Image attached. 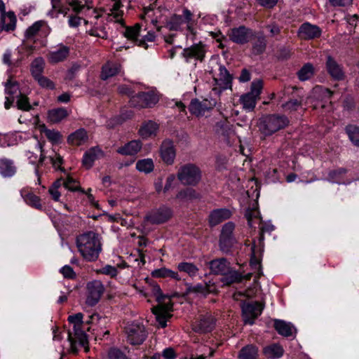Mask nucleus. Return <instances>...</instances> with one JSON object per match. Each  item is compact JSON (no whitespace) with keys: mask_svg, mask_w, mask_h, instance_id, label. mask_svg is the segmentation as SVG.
<instances>
[{"mask_svg":"<svg viewBox=\"0 0 359 359\" xmlns=\"http://www.w3.org/2000/svg\"><path fill=\"white\" fill-rule=\"evenodd\" d=\"M264 355L269 358L276 359L283 354V348L278 344H273L264 348Z\"/></svg>","mask_w":359,"mask_h":359,"instance_id":"79ce46f5","label":"nucleus"},{"mask_svg":"<svg viewBox=\"0 0 359 359\" xmlns=\"http://www.w3.org/2000/svg\"><path fill=\"white\" fill-rule=\"evenodd\" d=\"M158 129V126L156 123L152 121H148L142 124L140 128L139 133L142 138L147 139L155 136Z\"/></svg>","mask_w":359,"mask_h":359,"instance_id":"473e14b6","label":"nucleus"},{"mask_svg":"<svg viewBox=\"0 0 359 359\" xmlns=\"http://www.w3.org/2000/svg\"><path fill=\"white\" fill-rule=\"evenodd\" d=\"M346 132L353 144L359 147V128L354 125L346 127Z\"/></svg>","mask_w":359,"mask_h":359,"instance_id":"603ef678","label":"nucleus"},{"mask_svg":"<svg viewBox=\"0 0 359 359\" xmlns=\"http://www.w3.org/2000/svg\"><path fill=\"white\" fill-rule=\"evenodd\" d=\"M95 316V315L89 316L88 319L86 320H83V314L82 313H77L68 316V322L73 326L72 331H68V341L72 353H76L79 346L85 348L86 351L88 350L87 345L88 341L85 329L86 326L92 323V320ZM86 330L89 331L90 328L87 327Z\"/></svg>","mask_w":359,"mask_h":359,"instance_id":"f257e3e1","label":"nucleus"},{"mask_svg":"<svg viewBox=\"0 0 359 359\" xmlns=\"http://www.w3.org/2000/svg\"><path fill=\"white\" fill-rule=\"evenodd\" d=\"M215 321L210 314L203 316L198 321L193 325V330L196 332L206 333L211 332L215 327Z\"/></svg>","mask_w":359,"mask_h":359,"instance_id":"4be33fe9","label":"nucleus"},{"mask_svg":"<svg viewBox=\"0 0 359 359\" xmlns=\"http://www.w3.org/2000/svg\"><path fill=\"white\" fill-rule=\"evenodd\" d=\"M263 310L262 305L258 302L243 303L242 313L244 323L253 325L255 320L261 315Z\"/></svg>","mask_w":359,"mask_h":359,"instance_id":"4468645a","label":"nucleus"},{"mask_svg":"<svg viewBox=\"0 0 359 359\" xmlns=\"http://www.w3.org/2000/svg\"><path fill=\"white\" fill-rule=\"evenodd\" d=\"M243 275L236 270L229 267L228 271L222 275L221 282L224 285H230L236 283H240L243 280Z\"/></svg>","mask_w":359,"mask_h":359,"instance_id":"72a5a7b5","label":"nucleus"},{"mask_svg":"<svg viewBox=\"0 0 359 359\" xmlns=\"http://www.w3.org/2000/svg\"><path fill=\"white\" fill-rule=\"evenodd\" d=\"M88 139L87 131L83 128H79L68 136L67 142L74 146H80L85 144Z\"/></svg>","mask_w":359,"mask_h":359,"instance_id":"bb28decb","label":"nucleus"},{"mask_svg":"<svg viewBox=\"0 0 359 359\" xmlns=\"http://www.w3.org/2000/svg\"><path fill=\"white\" fill-rule=\"evenodd\" d=\"M177 268L180 272L187 273L191 278L196 277L199 271V269L191 262H180L177 264Z\"/></svg>","mask_w":359,"mask_h":359,"instance_id":"ea45409f","label":"nucleus"},{"mask_svg":"<svg viewBox=\"0 0 359 359\" xmlns=\"http://www.w3.org/2000/svg\"><path fill=\"white\" fill-rule=\"evenodd\" d=\"M142 142L140 140H133L117 149V153L121 155L133 156L137 154L142 148Z\"/></svg>","mask_w":359,"mask_h":359,"instance_id":"cd10ccee","label":"nucleus"},{"mask_svg":"<svg viewBox=\"0 0 359 359\" xmlns=\"http://www.w3.org/2000/svg\"><path fill=\"white\" fill-rule=\"evenodd\" d=\"M152 293L158 302V305L151 309L152 313L156 316L161 327H165L167 325V320L171 317L170 311L172 309V304L170 297L164 295L158 285L152 287Z\"/></svg>","mask_w":359,"mask_h":359,"instance_id":"20e7f679","label":"nucleus"},{"mask_svg":"<svg viewBox=\"0 0 359 359\" xmlns=\"http://www.w3.org/2000/svg\"><path fill=\"white\" fill-rule=\"evenodd\" d=\"M64 187L70 191H76L79 189L78 182L71 176H67L66 180L63 181Z\"/></svg>","mask_w":359,"mask_h":359,"instance_id":"e2e57ef3","label":"nucleus"},{"mask_svg":"<svg viewBox=\"0 0 359 359\" xmlns=\"http://www.w3.org/2000/svg\"><path fill=\"white\" fill-rule=\"evenodd\" d=\"M67 114L65 108L54 109L48 111V119L51 123H58L67 117Z\"/></svg>","mask_w":359,"mask_h":359,"instance_id":"c03bdc74","label":"nucleus"},{"mask_svg":"<svg viewBox=\"0 0 359 359\" xmlns=\"http://www.w3.org/2000/svg\"><path fill=\"white\" fill-rule=\"evenodd\" d=\"M257 352L258 349L255 346L248 345L240 351L238 357L241 359H257Z\"/></svg>","mask_w":359,"mask_h":359,"instance_id":"a18cd8bd","label":"nucleus"},{"mask_svg":"<svg viewBox=\"0 0 359 359\" xmlns=\"http://www.w3.org/2000/svg\"><path fill=\"white\" fill-rule=\"evenodd\" d=\"M97 273L114 278L118 274L117 269L115 266L107 264L97 271Z\"/></svg>","mask_w":359,"mask_h":359,"instance_id":"13d9d810","label":"nucleus"},{"mask_svg":"<svg viewBox=\"0 0 359 359\" xmlns=\"http://www.w3.org/2000/svg\"><path fill=\"white\" fill-rule=\"evenodd\" d=\"M160 153L163 161L165 163L168 165L173 163L176 153L173 142L171 140H165L162 142Z\"/></svg>","mask_w":359,"mask_h":359,"instance_id":"5701e85b","label":"nucleus"},{"mask_svg":"<svg viewBox=\"0 0 359 359\" xmlns=\"http://www.w3.org/2000/svg\"><path fill=\"white\" fill-rule=\"evenodd\" d=\"M60 272L64 276L65 278H74L76 276V273L74 271L73 269L68 265H65L62 268H61Z\"/></svg>","mask_w":359,"mask_h":359,"instance_id":"774afa93","label":"nucleus"},{"mask_svg":"<svg viewBox=\"0 0 359 359\" xmlns=\"http://www.w3.org/2000/svg\"><path fill=\"white\" fill-rule=\"evenodd\" d=\"M215 84L219 86V93L221 90L231 88L232 77L228 70L223 65L219 67V74L217 78L214 79Z\"/></svg>","mask_w":359,"mask_h":359,"instance_id":"b1692460","label":"nucleus"},{"mask_svg":"<svg viewBox=\"0 0 359 359\" xmlns=\"http://www.w3.org/2000/svg\"><path fill=\"white\" fill-rule=\"evenodd\" d=\"M199 197L200 194L192 188L184 189L179 191L176 196L177 199L183 201H192L194 199L198 198Z\"/></svg>","mask_w":359,"mask_h":359,"instance_id":"37998d69","label":"nucleus"},{"mask_svg":"<svg viewBox=\"0 0 359 359\" xmlns=\"http://www.w3.org/2000/svg\"><path fill=\"white\" fill-rule=\"evenodd\" d=\"M18 97L17 106L19 109L29 111L32 109L28 98L25 95L20 94Z\"/></svg>","mask_w":359,"mask_h":359,"instance_id":"bf43d9fd","label":"nucleus"},{"mask_svg":"<svg viewBox=\"0 0 359 359\" xmlns=\"http://www.w3.org/2000/svg\"><path fill=\"white\" fill-rule=\"evenodd\" d=\"M301 102L297 100H290L282 105L285 111H293L298 109L301 107Z\"/></svg>","mask_w":359,"mask_h":359,"instance_id":"052dcab7","label":"nucleus"},{"mask_svg":"<svg viewBox=\"0 0 359 359\" xmlns=\"http://www.w3.org/2000/svg\"><path fill=\"white\" fill-rule=\"evenodd\" d=\"M112 1H114V4L111 9V15L116 22H119L123 13V11L121 10V8L123 6L121 0Z\"/></svg>","mask_w":359,"mask_h":359,"instance_id":"4d7b16f0","label":"nucleus"},{"mask_svg":"<svg viewBox=\"0 0 359 359\" xmlns=\"http://www.w3.org/2000/svg\"><path fill=\"white\" fill-rule=\"evenodd\" d=\"M104 156V151L100 147H93L87 150L83 156V165L87 168H90L96 160L103 158Z\"/></svg>","mask_w":359,"mask_h":359,"instance_id":"412c9836","label":"nucleus"},{"mask_svg":"<svg viewBox=\"0 0 359 359\" xmlns=\"http://www.w3.org/2000/svg\"><path fill=\"white\" fill-rule=\"evenodd\" d=\"M76 247L83 258L88 262H95L102 251L100 236L93 231H89L76 237Z\"/></svg>","mask_w":359,"mask_h":359,"instance_id":"f03ea898","label":"nucleus"},{"mask_svg":"<svg viewBox=\"0 0 359 359\" xmlns=\"http://www.w3.org/2000/svg\"><path fill=\"white\" fill-rule=\"evenodd\" d=\"M209 264L211 272L215 274L223 275L228 271V269L230 267L229 263L224 258L212 260Z\"/></svg>","mask_w":359,"mask_h":359,"instance_id":"2f4dec72","label":"nucleus"},{"mask_svg":"<svg viewBox=\"0 0 359 359\" xmlns=\"http://www.w3.org/2000/svg\"><path fill=\"white\" fill-rule=\"evenodd\" d=\"M42 25L41 22H36L32 26H30L25 32V36L27 39L34 36L39 31Z\"/></svg>","mask_w":359,"mask_h":359,"instance_id":"69168bd1","label":"nucleus"},{"mask_svg":"<svg viewBox=\"0 0 359 359\" xmlns=\"http://www.w3.org/2000/svg\"><path fill=\"white\" fill-rule=\"evenodd\" d=\"M288 123L289 121L285 116L272 114L263 119L260 129L265 135H271L285 128Z\"/></svg>","mask_w":359,"mask_h":359,"instance_id":"0eeeda50","label":"nucleus"},{"mask_svg":"<svg viewBox=\"0 0 359 359\" xmlns=\"http://www.w3.org/2000/svg\"><path fill=\"white\" fill-rule=\"evenodd\" d=\"M313 74V66L311 63H306L299 70L297 76L300 81H304L310 79Z\"/></svg>","mask_w":359,"mask_h":359,"instance_id":"49530a36","label":"nucleus"},{"mask_svg":"<svg viewBox=\"0 0 359 359\" xmlns=\"http://www.w3.org/2000/svg\"><path fill=\"white\" fill-rule=\"evenodd\" d=\"M15 167L11 160L2 158L0 160V174L4 177H11L15 173Z\"/></svg>","mask_w":359,"mask_h":359,"instance_id":"4c0bfd02","label":"nucleus"},{"mask_svg":"<svg viewBox=\"0 0 359 359\" xmlns=\"http://www.w3.org/2000/svg\"><path fill=\"white\" fill-rule=\"evenodd\" d=\"M15 140L12 135L9 134H0V147H10L13 145Z\"/></svg>","mask_w":359,"mask_h":359,"instance_id":"0e129e2a","label":"nucleus"},{"mask_svg":"<svg viewBox=\"0 0 359 359\" xmlns=\"http://www.w3.org/2000/svg\"><path fill=\"white\" fill-rule=\"evenodd\" d=\"M234 228V224L231 222H227L222 227L219 238V245L223 252H228L235 242V238L233 236Z\"/></svg>","mask_w":359,"mask_h":359,"instance_id":"f3484780","label":"nucleus"},{"mask_svg":"<svg viewBox=\"0 0 359 359\" xmlns=\"http://www.w3.org/2000/svg\"><path fill=\"white\" fill-rule=\"evenodd\" d=\"M177 178L184 185L196 186L201 180V169L194 163H187L180 167Z\"/></svg>","mask_w":359,"mask_h":359,"instance_id":"423d86ee","label":"nucleus"},{"mask_svg":"<svg viewBox=\"0 0 359 359\" xmlns=\"http://www.w3.org/2000/svg\"><path fill=\"white\" fill-rule=\"evenodd\" d=\"M52 5V10H50L48 15L51 18H57L59 14H62L64 16L67 15L69 8L62 6L60 0H50Z\"/></svg>","mask_w":359,"mask_h":359,"instance_id":"58836bf2","label":"nucleus"},{"mask_svg":"<svg viewBox=\"0 0 359 359\" xmlns=\"http://www.w3.org/2000/svg\"><path fill=\"white\" fill-rule=\"evenodd\" d=\"M326 68L334 79L341 80L344 79V73L341 67L331 56L327 57Z\"/></svg>","mask_w":359,"mask_h":359,"instance_id":"a878e982","label":"nucleus"},{"mask_svg":"<svg viewBox=\"0 0 359 359\" xmlns=\"http://www.w3.org/2000/svg\"><path fill=\"white\" fill-rule=\"evenodd\" d=\"M346 170L340 168H337L336 170H330L328 172L327 176V181L332 182V183H337V184H342L341 180L344 177V175L346 174Z\"/></svg>","mask_w":359,"mask_h":359,"instance_id":"de8ad7c7","label":"nucleus"},{"mask_svg":"<svg viewBox=\"0 0 359 359\" xmlns=\"http://www.w3.org/2000/svg\"><path fill=\"white\" fill-rule=\"evenodd\" d=\"M205 53V46L200 42L184 48L182 55L187 62H189L190 60L193 58L202 62L204 60Z\"/></svg>","mask_w":359,"mask_h":359,"instance_id":"6ab92c4d","label":"nucleus"},{"mask_svg":"<svg viewBox=\"0 0 359 359\" xmlns=\"http://www.w3.org/2000/svg\"><path fill=\"white\" fill-rule=\"evenodd\" d=\"M104 291V287L100 280H94L87 284L86 304L95 306L100 299Z\"/></svg>","mask_w":359,"mask_h":359,"instance_id":"dca6fc26","label":"nucleus"},{"mask_svg":"<svg viewBox=\"0 0 359 359\" xmlns=\"http://www.w3.org/2000/svg\"><path fill=\"white\" fill-rule=\"evenodd\" d=\"M22 196L23 197L25 203L36 209H41L42 206L40 202V198L33 193H27L23 194V192L21 193Z\"/></svg>","mask_w":359,"mask_h":359,"instance_id":"8fccbe9b","label":"nucleus"},{"mask_svg":"<svg viewBox=\"0 0 359 359\" xmlns=\"http://www.w3.org/2000/svg\"><path fill=\"white\" fill-rule=\"evenodd\" d=\"M151 276L154 278H170L176 280L182 279L177 272L165 267L155 269L151 272Z\"/></svg>","mask_w":359,"mask_h":359,"instance_id":"e433bc0d","label":"nucleus"},{"mask_svg":"<svg viewBox=\"0 0 359 359\" xmlns=\"http://www.w3.org/2000/svg\"><path fill=\"white\" fill-rule=\"evenodd\" d=\"M245 216L248 220V225L250 227H255V221L259 223V212L257 208L248 209L246 210Z\"/></svg>","mask_w":359,"mask_h":359,"instance_id":"6e6d98bb","label":"nucleus"},{"mask_svg":"<svg viewBox=\"0 0 359 359\" xmlns=\"http://www.w3.org/2000/svg\"><path fill=\"white\" fill-rule=\"evenodd\" d=\"M127 341L132 345L142 344L147 337L145 327L139 322H133L125 327Z\"/></svg>","mask_w":359,"mask_h":359,"instance_id":"1a4fd4ad","label":"nucleus"},{"mask_svg":"<svg viewBox=\"0 0 359 359\" xmlns=\"http://www.w3.org/2000/svg\"><path fill=\"white\" fill-rule=\"evenodd\" d=\"M36 81H37L38 83L42 88H46L48 89H53L55 88V85L52 81H50L48 78L41 75L34 78Z\"/></svg>","mask_w":359,"mask_h":359,"instance_id":"680f3d73","label":"nucleus"},{"mask_svg":"<svg viewBox=\"0 0 359 359\" xmlns=\"http://www.w3.org/2000/svg\"><path fill=\"white\" fill-rule=\"evenodd\" d=\"M36 145L39 147L38 151L39 152V154L29 151L27 152L26 156L29 163L36 165L34 172L38 177L37 181L40 184V167L44 164L46 159L48 158L55 169H59L62 171H63V169L61 168V165L63 162V159L57 154H55L53 156L49 155L48 156H46L45 151L43 149L42 144L39 142H37Z\"/></svg>","mask_w":359,"mask_h":359,"instance_id":"39448f33","label":"nucleus"},{"mask_svg":"<svg viewBox=\"0 0 359 359\" xmlns=\"http://www.w3.org/2000/svg\"><path fill=\"white\" fill-rule=\"evenodd\" d=\"M195 24L193 13L187 8H184L181 14H173L167 19L165 27L169 31L183 32L186 30L187 37H194L196 34V30L194 27Z\"/></svg>","mask_w":359,"mask_h":359,"instance_id":"7ed1b4c3","label":"nucleus"},{"mask_svg":"<svg viewBox=\"0 0 359 359\" xmlns=\"http://www.w3.org/2000/svg\"><path fill=\"white\" fill-rule=\"evenodd\" d=\"M262 249L261 247L258 248L256 245L252 247V254L250 258V265L255 271H259L261 269L260 259L262 255ZM262 274L259 272V276Z\"/></svg>","mask_w":359,"mask_h":359,"instance_id":"c9c22d12","label":"nucleus"},{"mask_svg":"<svg viewBox=\"0 0 359 359\" xmlns=\"http://www.w3.org/2000/svg\"><path fill=\"white\" fill-rule=\"evenodd\" d=\"M216 104L217 101L215 99H194L191 100L189 109L192 114L198 117L207 116Z\"/></svg>","mask_w":359,"mask_h":359,"instance_id":"ddd939ff","label":"nucleus"},{"mask_svg":"<svg viewBox=\"0 0 359 359\" xmlns=\"http://www.w3.org/2000/svg\"><path fill=\"white\" fill-rule=\"evenodd\" d=\"M274 327L278 334L286 337L292 336L296 332L295 328L290 323L282 320H275Z\"/></svg>","mask_w":359,"mask_h":359,"instance_id":"c756f323","label":"nucleus"},{"mask_svg":"<svg viewBox=\"0 0 359 359\" xmlns=\"http://www.w3.org/2000/svg\"><path fill=\"white\" fill-rule=\"evenodd\" d=\"M214 286L210 283H201L194 285H189L187 288L189 293L196 294L197 295L206 296L209 293L214 291Z\"/></svg>","mask_w":359,"mask_h":359,"instance_id":"c85d7f7f","label":"nucleus"},{"mask_svg":"<svg viewBox=\"0 0 359 359\" xmlns=\"http://www.w3.org/2000/svg\"><path fill=\"white\" fill-rule=\"evenodd\" d=\"M158 95L154 91L141 92L132 96L130 104L134 107H151L158 102Z\"/></svg>","mask_w":359,"mask_h":359,"instance_id":"f8f14e48","label":"nucleus"},{"mask_svg":"<svg viewBox=\"0 0 359 359\" xmlns=\"http://www.w3.org/2000/svg\"><path fill=\"white\" fill-rule=\"evenodd\" d=\"M5 93L7 95L6 97H13L14 99L15 96L18 97L21 94L18 83L10 79L5 83Z\"/></svg>","mask_w":359,"mask_h":359,"instance_id":"3c124183","label":"nucleus"},{"mask_svg":"<svg viewBox=\"0 0 359 359\" xmlns=\"http://www.w3.org/2000/svg\"><path fill=\"white\" fill-rule=\"evenodd\" d=\"M69 48L62 43L53 47L47 53V60L50 64H57L65 61L69 55Z\"/></svg>","mask_w":359,"mask_h":359,"instance_id":"a211bd4d","label":"nucleus"},{"mask_svg":"<svg viewBox=\"0 0 359 359\" xmlns=\"http://www.w3.org/2000/svg\"><path fill=\"white\" fill-rule=\"evenodd\" d=\"M0 12L1 13L3 29L6 31L14 29L16 23V18L13 12H6L5 4L0 0Z\"/></svg>","mask_w":359,"mask_h":359,"instance_id":"393cba45","label":"nucleus"},{"mask_svg":"<svg viewBox=\"0 0 359 359\" xmlns=\"http://www.w3.org/2000/svg\"><path fill=\"white\" fill-rule=\"evenodd\" d=\"M231 217V212L226 208L213 210L209 216V222L211 226H216L222 221Z\"/></svg>","mask_w":359,"mask_h":359,"instance_id":"7c9ffc66","label":"nucleus"},{"mask_svg":"<svg viewBox=\"0 0 359 359\" xmlns=\"http://www.w3.org/2000/svg\"><path fill=\"white\" fill-rule=\"evenodd\" d=\"M263 88L262 81L257 79L252 82L250 91L243 95L240 101L245 110L252 111L256 106L257 100L259 98Z\"/></svg>","mask_w":359,"mask_h":359,"instance_id":"6e6552de","label":"nucleus"},{"mask_svg":"<svg viewBox=\"0 0 359 359\" xmlns=\"http://www.w3.org/2000/svg\"><path fill=\"white\" fill-rule=\"evenodd\" d=\"M321 32L320 28L317 25L305 22L300 26L298 34L302 39L310 40L320 37Z\"/></svg>","mask_w":359,"mask_h":359,"instance_id":"aec40b11","label":"nucleus"},{"mask_svg":"<svg viewBox=\"0 0 359 359\" xmlns=\"http://www.w3.org/2000/svg\"><path fill=\"white\" fill-rule=\"evenodd\" d=\"M45 67V60L43 57L35 58L31 63L30 71L34 78L42 75Z\"/></svg>","mask_w":359,"mask_h":359,"instance_id":"a19ab883","label":"nucleus"},{"mask_svg":"<svg viewBox=\"0 0 359 359\" xmlns=\"http://www.w3.org/2000/svg\"><path fill=\"white\" fill-rule=\"evenodd\" d=\"M154 162L151 158L140 160L136 163V168L145 173L151 172L154 170Z\"/></svg>","mask_w":359,"mask_h":359,"instance_id":"864d4df0","label":"nucleus"},{"mask_svg":"<svg viewBox=\"0 0 359 359\" xmlns=\"http://www.w3.org/2000/svg\"><path fill=\"white\" fill-rule=\"evenodd\" d=\"M172 215L171 208L162 205L149 211L144 217V222L150 224H161L168 221Z\"/></svg>","mask_w":359,"mask_h":359,"instance_id":"9b49d317","label":"nucleus"},{"mask_svg":"<svg viewBox=\"0 0 359 359\" xmlns=\"http://www.w3.org/2000/svg\"><path fill=\"white\" fill-rule=\"evenodd\" d=\"M121 69V66L116 62H108L103 65L101 73V79L107 80L109 77L117 74Z\"/></svg>","mask_w":359,"mask_h":359,"instance_id":"f704fd0d","label":"nucleus"},{"mask_svg":"<svg viewBox=\"0 0 359 359\" xmlns=\"http://www.w3.org/2000/svg\"><path fill=\"white\" fill-rule=\"evenodd\" d=\"M229 39L237 44L248 43L254 36V32L251 29L241 25L238 27L231 29L228 32Z\"/></svg>","mask_w":359,"mask_h":359,"instance_id":"2eb2a0df","label":"nucleus"},{"mask_svg":"<svg viewBox=\"0 0 359 359\" xmlns=\"http://www.w3.org/2000/svg\"><path fill=\"white\" fill-rule=\"evenodd\" d=\"M124 35L128 39L134 41L137 45L148 48L147 41L153 42L155 39V34L152 32H148L147 34H142V29L140 25L137 24L134 27H127L124 32Z\"/></svg>","mask_w":359,"mask_h":359,"instance_id":"9d476101","label":"nucleus"},{"mask_svg":"<svg viewBox=\"0 0 359 359\" xmlns=\"http://www.w3.org/2000/svg\"><path fill=\"white\" fill-rule=\"evenodd\" d=\"M313 97L318 100L327 101L331 97L332 92L329 89L322 86H316L313 89Z\"/></svg>","mask_w":359,"mask_h":359,"instance_id":"09e8293b","label":"nucleus"},{"mask_svg":"<svg viewBox=\"0 0 359 359\" xmlns=\"http://www.w3.org/2000/svg\"><path fill=\"white\" fill-rule=\"evenodd\" d=\"M266 46V40L264 35L261 34L257 37L256 41L252 46L254 54L259 55L264 52Z\"/></svg>","mask_w":359,"mask_h":359,"instance_id":"5fc2aeb1","label":"nucleus"},{"mask_svg":"<svg viewBox=\"0 0 359 359\" xmlns=\"http://www.w3.org/2000/svg\"><path fill=\"white\" fill-rule=\"evenodd\" d=\"M44 134L49 140L53 142H57L61 137L60 133L54 130L46 129Z\"/></svg>","mask_w":359,"mask_h":359,"instance_id":"338daca9","label":"nucleus"}]
</instances>
